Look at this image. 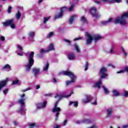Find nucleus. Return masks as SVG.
<instances>
[{"label":"nucleus","instance_id":"nucleus-7","mask_svg":"<svg viewBox=\"0 0 128 128\" xmlns=\"http://www.w3.org/2000/svg\"><path fill=\"white\" fill-rule=\"evenodd\" d=\"M108 70L106 68L103 67L100 70V74H101V80H102V78H105L108 76L107 74Z\"/></svg>","mask_w":128,"mask_h":128},{"label":"nucleus","instance_id":"nucleus-11","mask_svg":"<svg viewBox=\"0 0 128 128\" xmlns=\"http://www.w3.org/2000/svg\"><path fill=\"white\" fill-rule=\"evenodd\" d=\"M85 98H86L85 99L82 100V104H88L93 100V98L91 96H89L88 94H86Z\"/></svg>","mask_w":128,"mask_h":128},{"label":"nucleus","instance_id":"nucleus-39","mask_svg":"<svg viewBox=\"0 0 128 128\" xmlns=\"http://www.w3.org/2000/svg\"><path fill=\"white\" fill-rule=\"evenodd\" d=\"M75 5L76 4H72V5H71V6L68 8L69 11H72Z\"/></svg>","mask_w":128,"mask_h":128},{"label":"nucleus","instance_id":"nucleus-50","mask_svg":"<svg viewBox=\"0 0 128 128\" xmlns=\"http://www.w3.org/2000/svg\"><path fill=\"white\" fill-rule=\"evenodd\" d=\"M40 54H44V52H47L46 50L41 49L40 50Z\"/></svg>","mask_w":128,"mask_h":128},{"label":"nucleus","instance_id":"nucleus-4","mask_svg":"<svg viewBox=\"0 0 128 128\" xmlns=\"http://www.w3.org/2000/svg\"><path fill=\"white\" fill-rule=\"evenodd\" d=\"M25 94H23L22 96H21V100H18V102L21 104V106L20 107V108L19 110H18V112L21 113V114H23L24 113H26V109L25 108V104L24 103V100H26L25 98H24Z\"/></svg>","mask_w":128,"mask_h":128},{"label":"nucleus","instance_id":"nucleus-38","mask_svg":"<svg viewBox=\"0 0 128 128\" xmlns=\"http://www.w3.org/2000/svg\"><path fill=\"white\" fill-rule=\"evenodd\" d=\"M122 50L124 56H128V54L126 52V50L124 49V47H122Z\"/></svg>","mask_w":128,"mask_h":128},{"label":"nucleus","instance_id":"nucleus-46","mask_svg":"<svg viewBox=\"0 0 128 128\" xmlns=\"http://www.w3.org/2000/svg\"><path fill=\"white\" fill-rule=\"evenodd\" d=\"M54 128H60V125H58V124H54L53 126Z\"/></svg>","mask_w":128,"mask_h":128},{"label":"nucleus","instance_id":"nucleus-20","mask_svg":"<svg viewBox=\"0 0 128 128\" xmlns=\"http://www.w3.org/2000/svg\"><path fill=\"white\" fill-rule=\"evenodd\" d=\"M2 70H6L7 72H10V70H12V68L10 66V64H5L2 68Z\"/></svg>","mask_w":128,"mask_h":128},{"label":"nucleus","instance_id":"nucleus-1","mask_svg":"<svg viewBox=\"0 0 128 128\" xmlns=\"http://www.w3.org/2000/svg\"><path fill=\"white\" fill-rule=\"evenodd\" d=\"M60 74H64L65 76H68L71 78V80H68L66 82V86H69L70 84L74 82L75 80L77 78L76 76H75L73 72H70V70H66L64 72H62L60 73Z\"/></svg>","mask_w":128,"mask_h":128},{"label":"nucleus","instance_id":"nucleus-31","mask_svg":"<svg viewBox=\"0 0 128 128\" xmlns=\"http://www.w3.org/2000/svg\"><path fill=\"white\" fill-rule=\"evenodd\" d=\"M50 64L48 62L45 64L44 66H43V70L44 71H46L48 70V68H49Z\"/></svg>","mask_w":128,"mask_h":128},{"label":"nucleus","instance_id":"nucleus-2","mask_svg":"<svg viewBox=\"0 0 128 128\" xmlns=\"http://www.w3.org/2000/svg\"><path fill=\"white\" fill-rule=\"evenodd\" d=\"M34 52H31L29 54V57L28 58V62L26 66V72H29L31 70V68L34 64Z\"/></svg>","mask_w":128,"mask_h":128},{"label":"nucleus","instance_id":"nucleus-37","mask_svg":"<svg viewBox=\"0 0 128 128\" xmlns=\"http://www.w3.org/2000/svg\"><path fill=\"white\" fill-rule=\"evenodd\" d=\"M28 125L30 128H34V126H36V123H28Z\"/></svg>","mask_w":128,"mask_h":128},{"label":"nucleus","instance_id":"nucleus-24","mask_svg":"<svg viewBox=\"0 0 128 128\" xmlns=\"http://www.w3.org/2000/svg\"><path fill=\"white\" fill-rule=\"evenodd\" d=\"M102 39V37L100 35H93V40H94V42H96L99 40Z\"/></svg>","mask_w":128,"mask_h":128},{"label":"nucleus","instance_id":"nucleus-60","mask_svg":"<svg viewBox=\"0 0 128 128\" xmlns=\"http://www.w3.org/2000/svg\"><path fill=\"white\" fill-rule=\"evenodd\" d=\"M108 66H112L113 68H115L114 66V64H109Z\"/></svg>","mask_w":128,"mask_h":128},{"label":"nucleus","instance_id":"nucleus-13","mask_svg":"<svg viewBox=\"0 0 128 128\" xmlns=\"http://www.w3.org/2000/svg\"><path fill=\"white\" fill-rule=\"evenodd\" d=\"M47 104V102H44L37 104L36 106V110H41V108H46Z\"/></svg>","mask_w":128,"mask_h":128},{"label":"nucleus","instance_id":"nucleus-43","mask_svg":"<svg viewBox=\"0 0 128 128\" xmlns=\"http://www.w3.org/2000/svg\"><path fill=\"white\" fill-rule=\"evenodd\" d=\"M54 32H50L47 35V37H52L54 36Z\"/></svg>","mask_w":128,"mask_h":128},{"label":"nucleus","instance_id":"nucleus-35","mask_svg":"<svg viewBox=\"0 0 128 128\" xmlns=\"http://www.w3.org/2000/svg\"><path fill=\"white\" fill-rule=\"evenodd\" d=\"M74 46L78 52H80L81 50L80 48L78 45H77V44H74Z\"/></svg>","mask_w":128,"mask_h":128},{"label":"nucleus","instance_id":"nucleus-57","mask_svg":"<svg viewBox=\"0 0 128 128\" xmlns=\"http://www.w3.org/2000/svg\"><path fill=\"white\" fill-rule=\"evenodd\" d=\"M88 128H98V126H96V125H92V126Z\"/></svg>","mask_w":128,"mask_h":128},{"label":"nucleus","instance_id":"nucleus-51","mask_svg":"<svg viewBox=\"0 0 128 128\" xmlns=\"http://www.w3.org/2000/svg\"><path fill=\"white\" fill-rule=\"evenodd\" d=\"M8 88H6V90H4V94L6 95V94H8Z\"/></svg>","mask_w":128,"mask_h":128},{"label":"nucleus","instance_id":"nucleus-12","mask_svg":"<svg viewBox=\"0 0 128 128\" xmlns=\"http://www.w3.org/2000/svg\"><path fill=\"white\" fill-rule=\"evenodd\" d=\"M93 122L92 119H89L87 118H84L82 120H79L76 121L77 124H82V123H92Z\"/></svg>","mask_w":128,"mask_h":128},{"label":"nucleus","instance_id":"nucleus-62","mask_svg":"<svg viewBox=\"0 0 128 128\" xmlns=\"http://www.w3.org/2000/svg\"><path fill=\"white\" fill-rule=\"evenodd\" d=\"M94 2H95V3H96V4H100V1L96 0Z\"/></svg>","mask_w":128,"mask_h":128},{"label":"nucleus","instance_id":"nucleus-40","mask_svg":"<svg viewBox=\"0 0 128 128\" xmlns=\"http://www.w3.org/2000/svg\"><path fill=\"white\" fill-rule=\"evenodd\" d=\"M0 41H2V42L6 41L5 37L4 36H0Z\"/></svg>","mask_w":128,"mask_h":128},{"label":"nucleus","instance_id":"nucleus-15","mask_svg":"<svg viewBox=\"0 0 128 128\" xmlns=\"http://www.w3.org/2000/svg\"><path fill=\"white\" fill-rule=\"evenodd\" d=\"M40 72V68H33L32 70V72L34 74V76H36Z\"/></svg>","mask_w":128,"mask_h":128},{"label":"nucleus","instance_id":"nucleus-3","mask_svg":"<svg viewBox=\"0 0 128 128\" xmlns=\"http://www.w3.org/2000/svg\"><path fill=\"white\" fill-rule=\"evenodd\" d=\"M128 17V12L127 13H124L121 17H117L115 20L114 21V24H126V18Z\"/></svg>","mask_w":128,"mask_h":128},{"label":"nucleus","instance_id":"nucleus-21","mask_svg":"<svg viewBox=\"0 0 128 128\" xmlns=\"http://www.w3.org/2000/svg\"><path fill=\"white\" fill-rule=\"evenodd\" d=\"M68 58L70 60H75L76 56L74 52H70L68 55Z\"/></svg>","mask_w":128,"mask_h":128},{"label":"nucleus","instance_id":"nucleus-55","mask_svg":"<svg viewBox=\"0 0 128 128\" xmlns=\"http://www.w3.org/2000/svg\"><path fill=\"white\" fill-rule=\"evenodd\" d=\"M31 90V88H28L26 90H23L22 92H26L27 90Z\"/></svg>","mask_w":128,"mask_h":128},{"label":"nucleus","instance_id":"nucleus-47","mask_svg":"<svg viewBox=\"0 0 128 128\" xmlns=\"http://www.w3.org/2000/svg\"><path fill=\"white\" fill-rule=\"evenodd\" d=\"M19 80H14L12 82V84H18Z\"/></svg>","mask_w":128,"mask_h":128},{"label":"nucleus","instance_id":"nucleus-18","mask_svg":"<svg viewBox=\"0 0 128 128\" xmlns=\"http://www.w3.org/2000/svg\"><path fill=\"white\" fill-rule=\"evenodd\" d=\"M102 78H100V80H98V82L94 85V88H100V84H102Z\"/></svg>","mask_w":128,"mask_h":128},{"label":"nucleus","instance_id":"nucleus-33","mask_svg":"<svg viewBox=\"0 0 128 128\" xmlns=\"http://www.w3.org/2000/svg\"><path fill=\"white\" fill-rule=\"evenodd\" d=\"M66 10H68V8L66 6H64V7H62L61 8L62 17L63 15H64V12H66Z\"/></svg>","mask_w":128,"mask_h":128},{"label":"nucleus","instance_id":"nucleus-58","mask_svg":"<svg viewBox=\"0 0 128 128\" xmlns=\"http://www.w3.org/2000/svg\"><path fill=\"white\" fill-rule=\"evenodd\" d=\"M13 123L14 125H18L19 123L18 121H13Z\"/></svg>","mask_w":128,"mask_h":128},{"label":"nucleus","instance_id":"nucleus-27","mask_svg":"<svg viewBox=\"0 0 128 128\" xmlns=\"http://www.w3.org/2000/svg\"><path fill=\"white\" fill-rule=\"evenodd\" d=\"M76 16H76V15H73L72 16H71V17L70 18L68 21V23L69 24H72L74 19H76Z\"/></svg>","mask_w":128,"mask_h":128},{"label":"nucleus","instance_id":"nucleus-28","mask_svg":"<svg viewBox=\"0 0 128 128\" xmlns=\"http://www.w3.org/2000/svg\"><path fill=\"white\" fill-rule=\"evenodd\" d=\"M80 22L82 23V24H86V23H87L86 18V17H84V16H82V17H80Z\"/></svg>","mask_w":128,"mask_h":128},{"label":"nucleus","instance_id":"nucleus-41","mask_svg":"<svg viewBox=\"0 0 128 128\" xmlns=\"http://www.w3.org/2000/svg\"><path fill=\"white\" fill-rule=\"evenodd\" d=\"M88 66H89L88 62H86V64H85V68H84V70L85 71L88 70Z\"/></svg>","mask_w":128,"mask_h":128},{"label":"nucleus","instance_id":"nucleus-17","mask_svg":"<svg viewBox=\"0 0 128 128\" xmlns=\"http://www.w3.org/2000/svg\"><path fill=\"white\" fill-rule=\"evenodd\" d=\"M124 72L128 73V66H124L123 70H120L117 72L116 74H124Z\"/></svg>","mask_w":128,"mask_h":128},{"label":"nucleus","instance_id":"nucleus-8","mask_svg":"<svg viewBox=\"0 0 128 128\" xmlns=\"http://www.w3.org/2000/svg\"><path fill=\"white\" fill-rule=\"evenodd\" d=\"M85 36L88 38L86 40V44H90L94 40L93 36L86 32V33H85Z\"/></svg>","mask_w":128,"mask_h":128},{"label":"nucleus","instance_id":"nucleus-53","mask_svg":"<svg viewBox=\"0 0 128 128\" xmlns=\"http://www.w3.org/2000/svg\"><path fill=\"white\" fill-rule=\"evenodd\" d=\"M82 38H83L82 37H78V38H76L75 39H74V41H78V40H81Z\"/></svg>","mask_w":128,"mask_h":128},{"label":"nucleus","instance_id":"nucleus-26","mask_svg":"<svg viewBox=\"0 0 128 128\" xmlns=\"http://www.w3.org/2000/svg\"><path fill=\"white\" fill-rule=\"evenodd\" d=\"M112 108H108V109L106 110V112H107V115L106 117L109 118L112 116Z\"/></svg>","mask_w":128,"mask_h":128},{"label":"nucleus","instance_id":"nucleus-48","mask_svg":"<svg viewBox=\"0 0 128 128\" xmlns=\"http://www.w3.org/2000/svg\"><path fill=\"white\" fill-rule=\"evenodd\" d=\"M12 9V6H9V7L8 8V13H11Z\"/></svg>","mask_w":128,"mask_h":128},{"label":"nucleus","instance_id":"nucleus-23","mask_svg":"<svg viewBox=\"0 0 128 128\" xmlns=\"http://www.w3.org/2000/svg\"><path fill=\"white\" fill-rule=\"evenodd\" d=\"M112 92L114 96H120V92L117 90H113Z\"/></svg>","mask_w":128,"mask_h":128},{"label":"nucleus","instance_id":"nucleus-54","mask_svg":"<svg viewBox=\"0 0 128 128\" xmlns=\"http://www.w3.org/2000/svg\"><path fill=\"white\" fill-rule=\"evenodd\" d=\"M92 104L93 106H97L98 104L96 100H94V102H92Z\"/></svg>","mask_w":128,"mask_h":128},{"label":"nucleus","instance_id":"nucleus-19","mask_svg":"<svg viewBox=\"0 0 128 128\" xmlns=\"http://www.w3.org/2000/svg\"><path fill=\"white\" fill-rule=\"evenodd\" d=\"M8 80V78H6L4 80H2L0 82V92L4 86L6 84V82Z\"/></svg>","mask_w":128,"mask_h":128},{"label":"nucleus","instance_id":"nucleus-56","mask_svg":"<svg viewBox=\"0 0 128 128\" xmlns=\"http://www.w3.org/2000/svg\"><path fill=\"white\" fill-rule=\"evenodd\" d=\"M67 122H68V120H64V121L63 122L62 125L64 126H65V125H66Z\"/></svg>","mask_w":128,"mask_h":128},{"label":"nucleus","instance_id":"nucleus-34","mask_svg":"<svg viewBox=\"0 0 128 128\" xmlns=\"http://www.w3.org/2000/svg\"><path fill=\"white\" fill-rule=\"evenodd\" d=\"M50 18V16H49L48 17H45L44 18V20H43L44 24H46V22H48Z\"/></svg>","mask_w":128,"mask_h":128},{"label":"nucleus","instance_id":"nucleus-52","mask_svg":"<svg viewBox=\"0 0 128 128\" xmlns=\"http://www.w3.org/2000/svg\"><path fill=\"white\" fill-rule=\"evenodd\" d=\"M58 102H55V104H54V108H56L58 106Z\"/></svg>","mask_w":128,"mask_h":128},{"label":"nucleus","instance_id":"nucleus-25","mask_svg":"<svg viewBox=\"0 0 128 128\" xmlns=\"http://www.w3.org/2000/svg\"><path fill=\"white\" fill-rule=\"evenodd\" d=\"M54 50V43H51V44L49 45L46 51V52H50V50Z\"/></svg>","mask_w":128,"mask_h":128},{"label":"nucleus","instance_id":"nucleus-36","mask_svg":"<svg viewBox=\"0 0 128 128\" xmlns=\"http://www.w3.org/2000/svg\"><path fill=\"white\" fill-rule=\"evenodd\" d=\"M102 88L104 90V93L106 94H110V92L108 90V88H106V86H103Z\"/></svg>","mask_w":128,"mask_h":128},{"label":"nucleus","instance_id":"nucleus-10","mask_svg":"<svg viewBox=\"0 0 128 128\" xmlns=\"http://www.w3.org/2000/svg\"><path fill=\"white\" fill-rule=\"evenodd\" d=\"M61 112V108L60 107H56V108H53L52 112H56L55 121H57L58 119V115Z\"/></svg>","mask_w":128,"mask_h":128},{"label":"nucleus","instance_id":"nucleus-63","mask_svg":"<svg viewBox=\"0 0 128 128\" xmlns=\"http://www.w3.org/2000/svg\"><path fill=\"white\" fill-rule=\"evenodd\" d=\"M53 82L56 84V82H57V80H56V78H53Z\"/></svg>","mask_w":128,"mask_h":128},{"label":"nucleus","instance_id":"nucleus-14","mask_svg":"<svg viewBox=\"0 0 128 128\" xmlns=\"http://www.w3.org/2000/svg\"><path fill=\"white\" fill-rule=\"evenodd\" d=\"M18 50L16 51V54H18V56H23L24 52H23V48L22 46H20V45H17Z\"/></svg>","mask_w":128,"mask_h":128},{"label":"nucleus","instance_id":"nucleus-59","mask_svg":"<svg viewBox=\"0 0 128 128\" xmlns=\"http://www.w3.org/2000/svg\"><path fill=\"white\" fill-rule=\"evenodd\" d=\"M122 128H128V124L123 125Z\"/></svg>","mask_w":128,"mask_h":128},{"label":"nucleus","instance_id":"nucleus-5","mask_svg":"<svg viewBox=\"0 0 128 128\" xmlns=\"http://www.w3.org/2000/svg\"><path fill=\"white\" fill-rule=\"evenodd\" d=\"M74 94V92H72L70 94H68V96H66L65 94V92H62V94H56V96H54L55 98H58V100H61L62 98H70V96H71L72 94Z\"/></svg>","mask_w":128,"mask_h":128},{"label":"nucleus","instance_id":"nucleus-16","mask_svg":"<svg viewBox=\"0 0 128 128\" xmlns=\"http://www.w3.org/2000/svg\"><path fill=\"white\" fill-rule=\"evenodd\" d=\"M101 1L104 3H113L114 2L120 3L122 2V0H101Z\"/></svg>","mask_w":128,"mask_h":128},{"label":"nucleus","instance_id":"nucleus-49","mask_svg":"<svg viewBox=\"0 0 128 128\" xmlns=\"http://www.w3.org/2000/svg\"><path fill=\"white\" fill-rule=\"evenodd\" d=\"M110 52L111 54H113L114 52V46H112V48H110Z\"/></svg>","mask_w":128,"mask_h":128},{"label":"nucleus","instance_id":"nucleus-32","mask_svg":"<svg viewBox=\"0 0 128 128\" xmlns=\"http://www.w3.org/2000/svg\"><path fill=\"white\" fill-rule=\"evenodd\" d=\"M72 104L74 105V106H76V108H77L78 105V102H70L69 106H72Z\"/></svg>","mask_w":128,"mask_h":128},{"label":"nucleus","instance_id":"nucleus-64","mask_svg":"<svg viewBox=\"0 0 128 128\" xmlns=\"http://www.w3.org/2000/svg\"><path fill=\"white\" fill-rule=\"evenodd\" d=\"M40 88V86H36V90H38V88Z\"/></svg>","mask_w":128,"mask_h":128},{"label":"nucleus","instance_id":"nucleus-6","mask_svg":"<svg viewBox=\"0 0 128 128\" xmlns=\"http://www.w3.org/2000/svg\"><path fill=\"white\" fill-rule=\"evenodd\" d=\"M96 7H92L90 10V12L92 15L93 17H96V18L98 19L100 18V15L98 14V13H96Z\"/></svg>","mask_w":128,"mask_h":128},{"label":"nucleus","instance_id":"nucleus-9","mask_svg":"<svg viewBox=\"0 0 128 128\" xmlns=\"http://www.w3.org/2000/svg\"><path fill=\"white\" fill-rule=\"evenodd\" d=\"M14 23V19H10V20H8V21H6V22H4L3 24L5 26H8V25H10L11 28L12 29H14L16 26Z\"/></svg>","mask_w":128,"mask_h":128},{"label":"nucleus","instance_id":"nucleus-42","mask_svg":"<svg viewBox=\"0 0 128 128\" xmlns=\"http://www.w3.org/2000/svg\"><path fill=\"white\" fill-rule=\"evenodd\" d=\"M64 42H66L68 46H70L71 42L70 41V40H68V39H64Z\"/></svg>","mask_w":128,"mask_h":128},{"label":"nucleus","instance_id":"nucleus-29","mask_svg":"<svg viewBox=\"0 0 128 128\" xmlns=\"http://www.w3.org/2000/svg\"><path fill=\"white\" fill-rule=\"evenodd\" d=\"M22 17V14L20 13V10H18L17 13L16 14V18L18 20H20Z\"/></svg>","mask_w":128,"mask_h":128},{"label":"nucleus","instance_id":"nucleus-22","mask_svg":"<svg viewBox=\"0 0 128 128\" xmlns=\"http://www.w3.org/2000/svg\"><path fill=\"white\" fill-rule=\"evenodd\" d=\"M113 19L112 18H110L108 20L106 21H102V25H104V26H106V25H108L112 21Z\"/></svg>","mask_w":128,"mask_h":128},{"label":"nucleus","instance_id":"nucleus-45","mask_svg":"<svg viewBox=\"0 0 128 128\" xmlns=\"http://www.w3.org/2000/svg\"><path fill=\"white\" fill-rule=\"evenodd\" d=\"M124 96H125V97L128 96V91L124 90Z\"/></svg>","mask_w":128,"mask_h":128},{"label":"nucleus","instance_id":"nucleus-61","mask_svg":"<svg viewBox=\"0 0 128 128\" xmlns=\"http://www.w3.org/2000/svg\"><path fill=\"white\" fill-rule=\"evenodd\" d=\"M14 104V102H11V104H10V106H13Z\"/></svg>","mask_w":128,"mask_h":128},{"label":"nucleus","instance_id":"nucleus-30","mask_svg":"<svg viewBox=\"0 0 128 128\" xmlns=\"http://www.w3.org/2000/svg\"><path fill=\"white\" fill-rule=\"evenodd\" d=\"M55 19H59L60 18H62V8H60V12L58 14L55 15Z\"/></svg>","mask_w":128,"mask_h":128},{"label":"nucleus","instance_id":"nucleus-44","mask_svg":"<svg viewBox=\"0 0 128 128\" xmlns=\"http://www.w3.org/2000/svg\"><path fill=\"white\" fill-rule=\"evenodd\" d=\"M30 37L32 38L34 36V32H30L28 34Z\"/></svg>","mask_w":128,"mask_h":128}]
</instances>
